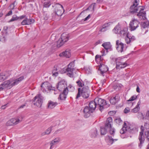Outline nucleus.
Listing matches in <instances>:
<instances>
[{
    "mask_svg": "<svg viewBox=\"0 0 149 149\" xmlns=\"http://www.w3.org/2000/svg\"><path fill=\"white\" fill-rule=\"evenodd\" d=\"M149 25V22L148 21L146 22H141V28L143 29L146 28L148 27Z\"/></svg>",
    "mask_w": 149,
    "mask_h": 149,
    "instance_id": "c9c22d12",
    "label": "nucleus"
},
{
    "mask_svg": "<svg viewBox=\"0 0 149 149\" xmlns=\"http://www.w3.org/2000/svg\"><path fill=\"white\" fill-rule=\"evenodd\" d=\"M57 104V103L56 102L49 101L47 107L49 109H52L54 108Z\"/></svg>",
    "mask_w": 149,
    "mask_h": 149,
    "instance_id": "2f4dec72",
    "label": "nucleus"
},
{
    "mask_svg": "<svg viewBox=\"0 0 149 149\" xmlns=\"http://www.w3.org/2000/svg\"><path fill=\"white\" fill-rule=\"evenodd\" d=\"M70 50H66L65 51L59 54L60 57H65L66 58H69L71 56Z\"/></svg>",
    "mask_w": 149,
    "mask_h": 149,
    "instance_id": "bb28decb",
    "label": "nucleus"
},
{
    "mask_svg": "<svg viewBox=\"0 0 149 149\" xmlns=\"http://www.w3.org/2000/svg\"><path fill=\"white\" fill-rule=\"evenodd\" d=\"M7 105V104H5V105H3L1 107V108L2 109H5V108L6 107V106Z\"/></svg>",
    "mask_w": 149,
    "mask_h": 149,
    "instance_id": "4d7b16f0",
    "label": "nucleus"
},
{
    "mask_svg": "<svg viewBox=\"0 0 149 149\" xmlns=\"http://www.w3.org/2000/svg\"><path fill=\"white\" fill-rule=\"evenodd\" d=\"M98 135V131L96 128H93L91 131L90 136L92 137H95Z\"/></svg>",
    "mask_w": 149,
    "mask_h": 149,
    "instance_id": "7c9ffc66",
    "label": "nucleus"
},
{
    "mask_svg": "<svg viewBox=\"0 0 149 149\" xmlns=\"http://www.w3.org/2000/svg\"><path fill=\"white\" fill-rule=\"evenodd\" d=\"M90 116V112H84V118H87Z\"/></svg>",
    "mask_w": 149,
    "mask_h": 149,
    "instance_id": "de8ad7c7",
    "label": "nucleus"
},
{
    "mask_svg": "<svg viewBox=\"0 0 149 149\" xmlns=\"http://www.w3.org/2000/svg\"><path fill=\"white\" fill-rule=\"evenodd\" d=\"M99 70H100V73L103 76L104 73L108 70V67L104 64H100L99 66Z\"/></svg>",
    "mask_w": 149,
    "mask_h": 149,
    "instance_id": "4be33fe9",
    "label": "nucleus"
},
{
    "mask_svg": "<svg viewBox=\"0 0 149 149\" xmlns=\"http://www.w3.org/2000/svg\"><path fill=\"white\" fill-rule=\"evenodd\" d=\"M116 49L118 52H122L123 51V48H124V44L121 42H120L119 40L116 41Z\"/></svg>",
    "mask_w": 149,
    "mask_h": 149,
    "instance_id": "a211bd4d",
    "label": "nucleus"
},
{
    "mask_svg": "<svg viewBox=\"0 0 149 149\" xmlns=\"http://www.w3.org/2000/svg\"><path fill=\"white\" fill-rule=\"evenodd\" d=\"M112 123V118L111 117H109L107 119L104 127H100L101 134V135H104L106 134L107 132V129H109L110 134L112 136H113L115 131L114 128H112L111 127V125Z\"/></svg>",
    "mask_w": 149,
    "mask_h": 149,
    "instance_id": "7ed1b4c3",
    "label": "nucleus"
},
{
    "mask_svg": "<svg viewBox=\"0 0 149 149\" xmlns=\"http://www.w3.org/2000/svg\"><path fill=\"white\" fill-rule=\"evenodd\" d=\"M52 127H51L48 128L45 132L42 133V135H44L45 134H49L51 131L52 128Z\"/></svg>",
    "mask_w": 149,
    "mask_h": 149,
    "instance_id": "ea45409f",
    "label": "nucleus"
},
{
    "mask_svg": "<svg viewBox=\"0 0 149 149\" xmlns=\"http://www.w3.org/2000/svg\"><path fill=\"white\" fill-rule=\"evenodd\" d=\"M102 46L104 49H103L101 52L102 54V55H97L95 56V60L97 63L103 59L102 56L106 54L108 52V50L111 48V45L109 42H105L103 43Z\"/></svg>",
    "mask_w": 149,
    "mask_h": 149,
    "instance_id": "20e7f679",
    "label": "nucleus"
},
{
    "mask_svg": "<svg viewBox=\"0 0 149 149\" xmlns=\"http://www.w3.org/2000/svg\"><path fill=\"white\" fill-rule=\"evenodd\" d=\"M130 111L129 108H125L124 110V112H129Z\"/></svg>",
    "mask_w": 149,
    "mask_h": 149,
    "instance_id": "5fc2aeb1",
    "label": "nucleus"
},
{
    "mask_svg": "<svg viewBox=\"0 0 149 149\" xmlns=\"http://www.w3.org/2000/svg\"><path fill=\"white\" fill-rule=\"evenodd\" d=\"M126 132L133 133L134 130L133 129H131L130 127L128 126L126 122H124L123 127L120 131V133L123 134L125 133Z\"/></svg>",
    "mask_w": 149,
    "mask_h": 149,
    "instance_id": "4468645a",
    "label": "nucleus"
},
{
    "mask_svg": "<svg viewBox=\"0 0 149 149\" xmlns=\"http://www.w3.org/2000/svg\"><path fill=\"white\" fill-rule=\"evenodd\" d=\"M3 15V14L1 13H0V17H1Z\"/></svg>",
    "mask_w": 149,
    "mask_h": 149,
    "instance_id": "774afa93",
    "label": "nucleus"
},
{
    "mask_svg": "<svg viewBox=\"0 0 149 149\" xmlns=\"http://www.w3.org/2000/svg\"><path fill=\"white\" fill-rule=\"evenodd\" d=\"M51 2L49 1H45L44 4V6L46 8L49 7L51 5Z\"/></svg>",
    "mask_w": 149,
    "mask_h": 149,
    "instance_id": "79ce46f5",
    "label": "nucleus"
},
{
    "mask_svg": "<svg viewBox=\"0 0 149 149\" xmlns=\"http://www.w3.org/2000/svg\"><path fill=\"white\" fill-rule=\"evenodd\" d=\"M26 17L25 15H22L20 17H17L16 15H13L11 19L9 21V22H11L14 21L15 20H17L19 19H22L24 18H25Z\"/></svg>",
    "mask_w": 149,
    "mask_h": 149,
    "instance_id": "cd10ccee",
    "label": "nucleus"
},
{
    "mask_svg": "<svg viewBox=\"0 0 149 149\" xmlns=\"http://www.w3.org/2000/svg\"><path fill=\"white\" fill-rule=\"evenodd\" d=\"M34 22V20L33 19H29L27 18H25L22 22L21 24L22 25H30Z\"/></svg>",
    "mask_w": 149,
    "mask_h": 149,
    "instance_id": "5701e85b",
    "label": "nucleus"
},
{
    "mask_svg": "<svg viewBox=\"0 0 149 149\" xmlns=\"http://www.w3.org/2000/svg\"><path fill=\"white\" fill-rule=\"evenodd\" d=\"M141 102L139 100L137 103V104L136 105V106L138 107H139V105H140V104H141Z\"/></svg>",
    "mask_w": 149,
    "mask_h": 149,
    "instance_id": "bf43d9fd",
    "label": "nucleus"
},
{
    "mask_svg": "<svg viewBox=\"0 0 149 149\" xmlns=\"http://www.w3.org/2000/svg\"><path fill=\"white\" fill-rule=\"evenodd\" d=\"M15 2H13V3L11 5H10V6H13V8H12V9H14V6H15L14 5H15Z\"/></svg>",
    "mask_w": 149,
    "mask_h": 149,
    "instance_id": "13d9d810",
    "label": "nucleus"
},
{
    "mask_svg": "<svg viewBox=\"0 0 149 149\" xmlns=\"http://www.w3.org/2000/svg\"><path fill=\"white\" fill-rule=\"evenodd\" d=\"M145 134L147 138V140L149 141V131H147L145 132Z\"/></svg>",
    "mask_w": 149,
    "mask_h": 149,
    "instance_id": "c03bdc74",
    "label": "nucleus"
},
{
    "mask_svg": "<svg viewBox=\"0 0 149 149\" xmlns=\"http://www.w3.org/2000/svg\"><path fill=\"white\" fill-rule=\"evenodd\" d=\"M83 11L81 13L79 14V15L77 17V18L79 19H80L81 17V14L83 13Z\"/></svg>",
    "mask_w": 149,
    "mask_h": 149,
    "instance_id": "052dcab7",
    "label": "nucleus"
},
{
    "mask_svg": "<svg viewBox=\"0 0 149 149\" xmlns=\"http://www.w3.org/2000/svg\"><path fill=\"white\" fill-rule=\"evenodd\" d=\"M90 93V90L89 89V88L88 86L84 88V98H88Z\"/></svg>",
    "mask_w": 149,
    "mask_h": 149,
    "instance_id": "72a5a7b5",
    "label": "nucleus"
},
{
    "mask_svg": "<svg viewBox=\"0 0 149 149\" xmlns=\"http://www.w3.org/2000/svg\"><path fill=\"white\" fill-rule=\"evenodd\" d=\"M136 91L138 93H140V88L138 86H137L136 88Z\"/></svg>",
    "mask_w": 149,
    "mask_h": 149,
    "instance_id": "864d4df0",
    "label": "nucleus"
},
{
    "mask_svg": "<svg viewBox=\"0 0 149 149\" xmlns=\"http://www.w3.org/2000/svg\"><path fill=\"white\" fill-rule=\"evenodd\" d=\"M137 97V96L136 95H134L131 97L130 98V99L128 100V101H132L136 99Z\"/></svg>",
    "mask_w": 149,
    "mask_h": 149,
    "instance_id": "37998d69",
    "label": "nucleus"
},
{
    "mask_svg": "<svg viewBox=\"0 0 149 149\" xmlns=\"http://www.w3.org/2000/svg\"><path fill=\"white\" fill-rule=\"evenodd\" d=\"M100 42H101L100 41V40H99L97 42H96V45H97V44L100 43Z\"/></svg>",
    "mask_w": 149,
    "mask_h": 149,
    "instance_id": "680f3d73",
    "label": "nucleus"
},
{
    "mask_svg": "<svg viewBox=\"0 0 149 149\" xmlns=\"http://www.w3.org/2000/svg\"><path fill=\"white\" fill-rule=\"evenodd\" d=\"M110 104L107 103L105 100L99 98L98 97L96 98L95 101H91L89 103V107H86L84 108V110H88V112H93L95 109L97 108L101 111H103V109L108 108ZM85 111L84 110V112Z\"/></svg>",
    "mask_w": 149,
    "mask_h": 149,
    "instance_id": "f257e3e1",
    "label": "nucleus"
},
{
    "mask_svg": "<svg viewBox=\"0 0 149 149\" xmlns=\"http://www.w3.org/2000/svg\"><path fill=\"white\" fill-rule=\"evenodd\" d=\"M70 36V34L63 33L61 35V38L57 42V47L59 48L62 46L65 42L69 40Z\"/></svg>",
    "mask_w": 149,
    "mask_h": 149,
    "instance_id": "423d86ee",
    "label": "nucleus"
},
{
    "mask_svg": "<svg viewBox=\"0 0 149 149\" xmlns=\"http://www.w3.org/2000/svg\"><path fill=\"white\" fill-rule=\"evenodd\" d=\"M9 82L8 81H5L0 85V91L7 88L9 89L10 88Z\"/></svg>",
    "mask_w": 149,
    "mask_h": 149,
    "instance_id": "6ab92c4d",
    "label": "nucleus"
},
{
    "mask_svg": "<svg viewBox=\"0 0 149 149\" xmlns=\"http://www.w3.org/2000/svg\"><path fill=\"white\" fill-rule=\"evenodd\" d=\"M139 22L138 20L134 19L130 23V28L131 31L135 30L139 26Z\"/></svg>",
    "mask_w": 149,
    "mask_h": 149,
    "instance_id": "ddd939ff",
    "label": "nucleus"
},
{
    "mask_svg": "<svg viewBox=\"0 0 149 149\" xmlns=\"http://www.w3.org/2000/svg\"><path fill=\"white\" fill-rule=\"evenodd\" d=\"M24 79V77L21 76L13 81L12 79H10V80L8 81L10 83L9 84H10V86L11 88L13 86L17 84L20 81L23 80Z\"/></svg>",
    "mask_w": 149,
    "mask_h": 149,
    "instance_id": "2eb2a0df",
    "label": "nucleus"
},
{
    "mask_svg": "<svg viewBox=\"0 0 149 149\" xmlns=\"http://www.w3.org/2000/svg\"><path fill=\"white\" fill-rule=\"evenodd\" d=\"M12 14V10L10 11L6 15V16H9Z\"/></svg>",
    "mask_w": 149,
    "mask_h": 149,
    "instance_id": "8fccbe9b",
    "label": "nucleus"
},
{
    "mask_svg": "<svg viewBox=\"0 0 149 149\" xmlns=\"http://www.w3.org/2000/svg\"><path fill=\"white\" fill-rule=\"evenodd\" d=\"M146 149H149V144L147 145Z\"/></svg>",
    "mask_w": 149,
    "mask_h": 149,
    "instance_id": "69168bd1",
    "label": "nucleus"
},
{
    "mask_svg": "<svg viewBox=\"0 0 149 149\" xmlns=\"http://www.w3.org/2000/svg\"><path fill=\"white\" fill-rule=\"evenodd\" d=\"M8 29V27H4L3 28V29L5 30V31H6V30Z\"/></svg>",
    "mask_w": 149,
    "mask_h": 149,
    "instance_id": "e2e57ef3",
    "label": "nucleus"
},
{
    "mask_svg": "<svg viewBox=\"0 0 149 149\" xmlns=\"http://www.w3.org/2000/svg\"><path fill=\"white\" fill-rule=\"evenodd\" d=\"M6 38L5 36H3L0 38V40L2 42H4L6 40Z\"/></svg>",
    "mask_w": 149,
    "mask_h": 149,
    "instance_id": "49530a36",
    "label": "nucleus"
},
{
    "mask_svg": "<svg viewBox=\"0 0 149 149\" xmlns=\"http://www.w3.org/2000/svg\"><path fill=\"white\" fill-rule=\"evenodd\" d=\"M96 5V3H95L91 4L88 8L85 10H84V11L89 10L91 11V12H93L94 10Z\"/></svg>",
    "mask_w": 149,
    "mask_h": 149,
    "instance_id": "f704fd0d",
    "label": "nucleus"
},
{
    "mask_svg": "<svg viewBox=\"0 0 149 149\" xmlns=\"http://www.w3.org/2000/svg\"><path fill=\"white\" fill-rule=\"evenodd\" d=\"M85 70L86 74H89L91 73V69L89 66H86L85 68H84V70Z\"/></svg>",
    "mask_w": 149,
    "mask_h": 149,
    "instance_id": "e433bc0d",
    "label": "nucleus"
},
{
    "mask_svg": "<svg viewBox=\"0 0 149 149\" xmlns=\"http://www.w3.org/2000/svg\"><path fill=\"white\" fill-rule=\"evenodd\" d=\"M48 16L47 15V14H45L44 15V19L45 20H47L48 18Z\"/></svg>",
    "mask_w": 149,
    "mask_h": 149,
    "instance_id": "603ef678",
    "label": "nucleus"
},
{
    "mask_svg": "<svg viewBox=\"0 0 149 149\" xmlns=\"http://www.w3.org/2000/svg\"><path fill=\"white\" fill-rule=\"evenodd\" d=\"M55 88L52 87L51 84L48 82H44L41 85V89L43 92H45L47 90H54Z\"/></svg>",
    "mask_w": 149,
    "mask_h": 149,
    "instance_id": "f8f14e48",
    "label": "nucleus"
},
{
    "mask_svg": "<svg viewBox=\"0 0 149 149\" xmlns=\"http://www.w3.org/2000/svg\"><path fill=\"white\" fill-rule=\"evenodd\" d=\"M128 29L127 28L125 27L122 30H121L119 35L122 37H124L128 35Z\"/></svg>",
    "mask_w": 149,
    "mask_h": 149,
    "instance_id": "c85d7f7f",
    "label": "nucleus"
},
{
    "mask_svg": "<svg viewBox=\"0 0 149 149\" xmlns=\"http://www.w3.org/2000/svg\"><path fill=\"white\" fill-rule=\"evenodd\" d=\"M140 109V107H138L137 106H136V107H135L133 110L132 112H138L139 111Z\"/></svg>",
    "mask_w": 149,
    "mask_h": 149,
    "instance_id": "a18cd8bd",
    "label": "nucleus"
},
{
    "mask_svg": "<svg viewBox=\"0 0 149 149\" xmlns=\"http://www.w3.org/2000/svg\"><path fill=\"white\" fill-rule=\"evenodd\" d=\"M56 122H57V123L56 124H57V125H58L60 123V120H58Z\"/></svg>",
    "mask_w": 149,
    "mask_h": 149,
    "instance_id": "0e129e2a",
    "label": "nucleus"
},
{
    "mask_svg": "<svg viewBox=\"0 0 149 149\" xmlns=\"http://www.w3.org/2000/svg\"><path fill=\"white\" fill-rule=\"evenodd\" d=\"M105 139L109 145L112 144L114 142L118 140L117 139H114L111 136H106Z\"/></svg>",
    "mask_w": 149,
    "mask_h": 149,
    "instance_id": "a878e982",
    "label": "nucleus"
},
{
    "mask_svg": "<svg viewBox=\"0 0 149 149\" xmlns=\"http://www.w3.org/2000/svg\"><path fill=\"white\" fill-rule=\"evenodd\" d=\"M68 92V89L66 87L65 90H63V93L60 95L59 98L61 100H64L66 98V96Z\"/></svg>",
    "mask_w": 149,
    "mask_h": 149,
    "instance_id": "412c9836",
    "label": "nucleus"
},
{
    "mask_svg": "<svg viewBox=\"0 0 149 149\" xmlns=\"http://www.w3.org/2000/svg\"><path fill=\"white\" fill-rule=\"evenodd\" d=\"M74 61L71 62L67 66V67L65 69V71L64 72H67V75L71 78L74 77L73 74V71L74 70Z\"/></svg>",
    "mask_w": 149,
    "mask_h": 149,
    "instance_id": "1a4fd4ad",
    "label": "nucleus"
},
{
    "mask_svg": "<svg viewBox=\"0 0 149 149\" xmlns=\"http://www.w3.org/2000/svg\"><path fill=\"white\" fill-rule=\"evenodd\" d=\"M115 121L116 123L118 125H120L122 124L123 121L120 118H118L115 119Z\"/></svg>",
    "mask_w": 149,
    "mask_h": 149,
    "instance_id": "58836bf2",
    "label": "nucleus"
},
{
    "mask_svg": "<svg viewBox=\"0 0 149 149\" xmlns=\"http://www.w3.org/2000/svg\"><path fill=\"white\" fill-rule=\"evenodd\" d=\"M143 131L142 129L141 131L140 132L139 135V139L140 142V143L139 145V146L140 148L142 147V144H143L145 141V138L143 136Z\"/></svg>",
    "mask_w": 149,
    "mask_h": 149,
    "instance_id": "aec40b11",
    "label": "nucleus"
},
{
    "mask_svg": "<svg viewBox=\"0 0 149 149\" xmlns=\"http://www.w3.org/2000/svg\"><path fill=\"white\" fill-rule=\"evenodd\" d=\"M137 117L140 119L149 120V112H137Z\"/></svg>",
    "mask_w": 149,
    "mask_h": 149,
    "instance_id": "dca6fc26",
    "label": "nucleus"
},
{
    "mask_svg": "<svg viewBox=\"0 0 149 149\" xmlns=\"http://www.w3.org/2000/svg\"><path fill=\"white\" fill-rule=\"evenodd\" d=\"M60 139L59 137L56 138L54 140H52L50 143L51 146L50 149H52L53 146L58 143L60 141Z\"/></svg>",
    "mask_w": 149,
    "mask_h": 149,
    "instance_id": "c756f323",
    "label": "nucleus"
},
{
    "mask_svg": "<svg viewBox=\"0 0 149 149\" xmlns=\"http://www.w3.org/2000/svg\"><path fill=\"white\" fill-rule=\"evenodd\" d=\"M43 97L40 94L36 96L34 99L33 104L38 107H40L42 104Z\"/></svg>",
    "mask_w": 149,
    "mask_h": 149,
    "instance_id": "9b49d317",
    "label": "nucleus"
},
{
    "mask_svg": "<svg viewBox=\"0 0 149 149\" xmlns=\"http://www.w3.org/2000/svg\"><path fill=\"white\" fill-rule=\"evenodd\" d=\"M138 5L137 1L135 0L134 3L130 7V12L131 13H134L139 11L137 14V16L141 20L145 19H146L145 11L143 10V7L141 6L137 7Z\"/></svg>",
    "mask_w": 149,
    "mask_h": 149,
    "instance_id": "f03ea898",
    "label": "nucleus"
},
{
    "mask_svg": "<svg viewBox=\"0 0 149 149\" xmlns=\"http://www.w3.org/2000/svg\"><path fill=\"white\" fill-rule=\"evenodd\" d=\"M110 103L112 104H115L117 102L116 96L111 97L110 100Z\"/></svg>",
    "mask_w": 149,
    "mask_h": 149,
    "instance_id": "4c0bfd02",
    "label": "nucleus"
},
{
    "mask_svg": "<svg viewBox=\"0 0 149 149\" xmlns=\"http://www.w3.org/2000/svg\"><path fill=\"white\" fill-rule=\"evenodd\" d=\"M116 63V68L117 69H120L124 68L127 66L126 61L124 58L119 57L115 59Z\"/></svg>",
    "mask_w": 149,
    "mask_h": 149,
    "instance_id": "39448f33",
    "label": "nucleus"
},
{
    "mask_svg": "<svg viewBox=\"0 0 149 149\" xmlns=\"http://www.w3.org/2000/svg\"><path fill=\"white\" fill-rule=\"evenodd\" d=\"M101 0H97V3H100Z\"/></svg>",
    "mask_w": 149,
    "mask_h": 149,
    "instance_id": "338daca9",
    "label": "nucleus"
},
{
    "mask_svg": "<svg viewBox=\"0 0 149 149\" xmlns=\"http://www.w3.org/2000/svg\"><path fill=\"white\" fill-rule=\"evenodd\" d=\"M26 106L25 104H23L20 107H19V109H22L24 108V107Z\"/></svg>",
    "mask_w": 149,
    "mask_h": 149,
    "instance_id": "6e6d98bb",
    "label": "nucleus"
},
{
    "mask_svg": "<svg viewBox=\"0 0 149 149\" xmlns=\"http://www.w3.org/2000/svg\"><path fill=\"white\" fill-rule=\"evenodd\" d=\"M112 22H109L105 23L102 26V28L101 29V31L102 32L105 31L108 29L109 25L112 24Z\"/></svg>",
    "mask_w": 149,
    "mask_h": 149,
    "instance_id": "473e14b6",
    "label": "nucleus"
},
{
    "mask_svg": "<svg viewBox=\"0 0 149 149\" xmlns=\"http://www.w3.org/2000/svg\"><path fill=\"white\" fill-rule=\"evenodd\" d=\"M6 78V77L3 73L0 74V82L3 81Z\"/></svg>",
    "mask_w": 149,
    "mask_h": 149,
    "instance_id": "a19ab883",
    "label": "nucleus"
},
{
    "mask_svg": "<svg viewBox=\"0 0 149 149\" xmlns=\"http://www.w3.org/2000/svg\"><path fill=\"white\" fill-rule=\"evenodd\" d=\"M52 72L53 76L56 77L58 75V72H56L54 73H53V72Z\"/></svg>",
    "mask_w": 149,
    "mask_h": 149,
    "instance_id": "3c124183",
    "label": "nucleus"
},
{
    "mask_svg": "<svg viewBox=\"0 0 149 149\" xmlns=\"http://www.w3.org/2000/svg\"><path fill=\"white\" fill-rule=\"evenodd\" d=\"M64 11L63 6L59 3H57L55 5V8L54 11V13L56 17H60L63 14ZM59 17V19H60Z\"/></svg>",
    "mask_w": 149,
    "mask_h": 149,
    "instance_id": "0eeeda50",
    "label": "nucleus"
},
{
    "mask_svg": "<svg viewBox=\"0 0 149 149\" xmlns=\"http://www.w3.org/2000/svg\"><path fill=\"white\" fill-rule=\"evenodd\" d=\"M66 87H67L66 84L64 80H62L58 82L56 86L57 89L59 91H61L63 89L64 90Z\"/></svg>",
    "mask_w": 149,
    "mask_h": 149,
    "instance_id": "f3484780",
    "label": "nucleus"
},
{
    "mask_svg": "<svg viewBox=\"0 0 149 149\" xmlns=\"http://www.w3.org/2000/svg\"><path fill=\"white\" fill-rule=\"evenodd\" d=\"M76 83L77 86L79 87V88H78V93L76 98V99H77L81 96H82L83 97L84 96V87H83V86H84V84H82L80 80L77 81Z\"/></svg>",
    "mask_w": 149,
    "mask_h": 149,
    "instance_id": "9d476101",
    "label": "nucleus"
},
{
    "mask_svg": "<svg viewBox=\"0 0 149 149\" xmlns=\"http://www.w3.org/2000/svg\"><path fill=\"white\" fill-rule=\"evenodd\" d=\"M91 15L89 14L86 17L84 18V21L88 20L91 17Z\"/></svg>",
    "mask_w": 149,
    "mask_h": 149,
    "instance_id": "09e8293b",
    "label": "nucleus"
},
{
    "mask_svg": "<svg viewBox=\"0 0 149 149\" xmlns=\"http://www.w3.org/2000/svg\"><path fill=\"white\" fill-rule=\"evenodd\" d=\"M135 40V37L133 36H129V35L126 36L125 38V41L127 44H130Z\"/></svg>",
    "mask_w": 149,
    "mask_h": 149,
    "instance_id": "393cba45",
    "label": "nucleus"
},
{
    "mask_svg": "<svg viewBox=\"0 0 149 149\" xmlns=\"http://www.w3.org/2000/svg\"><path fill=\"white\" fill-rule=\"evenodd\" d=\"M22 116H18L8 120L6 123V125L8 126H12L17 125L21 122L22 120Z\"/></svg>",
    "mask_w": 149,
    "mask_h": 149,
    "instance_id": "6e6552de",
    "label": "nucleus"
},
{
    "mask_svg": "<svg viewBox=\"0 0 149 149\" xmlns=\"http://www.w3.org/2000/svg\"><path fill=\"white\" fill-rule=\"evenodd\" d=\"M122 25V24H121L120 23H118L113 30V32L115 33L119 34L121 30Z\"/></svg>",
    "mask_w": 149,
    "mask_h": 149,
    "instance_id": "b1692460",
    "label": "nucleus"
}]
</instances>
